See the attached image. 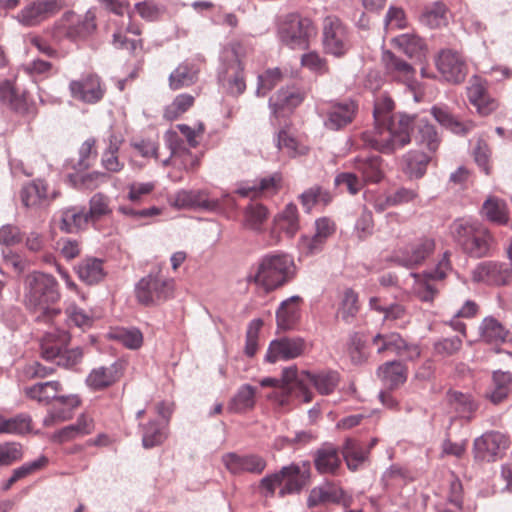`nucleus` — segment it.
<instances>
[{
    "label": "nucleus",
    "mask_w": 512,
    "mask_h": 512,
    "mask_svg": "<svg viewBox=\"0 0 512 512\" xmlns=\"http://www.w3.org/2000/svg\"><path fill=\"white\" fill-rule=\"evenodd\" d=\"M283 80V73L279 68H270L258 75L257 96H265Z\"/></svg>",
    "instance_id": "obj_63"
},
{
    "label": "nucleus",
    "mask_w": 512,
    "mask_h": 512,
    "mask_svg": "<svg viewBox=\"0 0 512 512\" xmlns=\"http://www.w3.org/2000/svg\"><path fill=\"white\" fill-rule=\"evenodd\" d=\"M316 35L313 21L298 13L288 14L279 29L281 41L291 49H306L310 39Z\"/></svg>",
    "instance_id": "obj_7"
},
{
    "label": "nucleus",
    "mask_w": 512,
    "mask_h": 512,
    "mask_svg": "<svg viewBox=\"0 0 512 512\" xmlns=\"http://www.w3.org/2000/svg\"><path fill=\"white\" fill-rule=\"evenodd\" d=\"M198 69L189 62H183L169 76V87L179 90L193 85L197 81Z\"/></svg>",
    "instance_id": "obj_45"
},
{
    "label": "nucleus",
    "mask_w": 512,
    "mask_h": 512,
    "mask_svg": "<svg viewBox=\"0 0 512 512\" xmlns=\"http://www.w3.org/2000/svg\"><path fill=\"white\" fill-rule=\"evenodd\" d=\"M89 220L84 209L70 207L61 212L59 228L66 233L77 232L87 226Z\"/></svg>",
    "instance_id": "obj_46"
},
{
    "label": "nucleus",
    "mask_w": 512,
    "mask_h": 512,
    "mask_svg": "<svg viewBox=\"0 0 512 512\" xmlns=\"http://www.w3.org/2000/svg\"><path fill=\"white\" fill-rule=\"evenodd\" d=\"M512 375L509 372L496 371L493 374V389L489 395L494 404L502 402L508 395Z\"/></svg>",
    "instance_id": "obj_62"
},
{
    "label": "nucleus",
    "mask_w": 512,
    "mask_h": 512,
    "mask_svg": "<svg viewBox=\"0 0 512 512\" xmlns=\"http://www.w3.org/2000/svg\"><path fill=\"white\" fill-rule=\"evenodd\" d=\"M467 97L481 116L490 115L499 106L497 99L488 93L486 82L478 77H473L470 81V85L467 87Z\"/></svg>",
    "instance_id": "obj_26"
},
{
    "label": "nucleus",
    "mask_w": 512,
    "mask_h": 512,
    "mask_svg": "<svg viewBox=\"0 0 512 512\" xmlns=\"http://www.w3.org/2000/svg\"><path fill=\"white\" fill-rule=\"evenodd\" d=\"M23 457L22 446L16 442L0 443V467L9 466Z\"/></svg>",
    "instance_id": "obj_64"
},
{
    "label": "nucleus",
    "mask_w": 512,
    "mask_h": 512,
    "mask_svg": "<svg viewBox=\"0 0 512 512\" xmlns=\"http://www.w3.org/2000/svg\"><path fill=\"white\" fill-rule=\"evenodd\" d=\"M60 195L56 189H51L42 179H37L25 185L21 190V200L26 207L40 208L48 206Z\"/></svg>",
    "instance_id": "obj_24"
},
{
    "label": "nucleus",
    "mask_w": 512,
    "mask_h": 512,
    "mask_svg": "<svg viewBox=\"0 0 512 512\" xmlns=\"http://www.w3.org/2000/svg\"><path fill=\"white\" fill-rule=\"evenodd\" d=\"M479 329L481 338L487 343H502L508 336L506 328L492 317L485 318Z\"/></svg>",
    "instance_id": "obj_54"
},
{
    "label": "nucleus",
    "mask_w": 512,
    "mask_h": 512,
    "mask_svg": "<svg viewBox=\"0 0 512 512\" xmlns=\"http://www.w3.org/2000/svg\"><path fill=\"white\" fill-rule=\"evenodd\" d=\"M435 250V241L429 237H422L400 249L396 258L402 265L413 267L422 264Z\"/></svg>",
    "instance_id": "obj_27"
},
{
    "label": "nucleus",
    "mask_w": 512,
    "mask_h": 512,
    "mask_svg": "<svg viewBox=\"0 0 512 512\" xmlns=\"http://www.w3.org/2000/svg\"><path fill=\"white\" fill-rule=\"evenodd\" d=\"M95 429L93 419L88 415L78 417L76 423L63 427L52 435V440L65 443L91 434Z\"/></svg>",
    "instance_id": "obj_34"
},
{
    "label": "nucleus",
    "mask_w": 512,
    "mask_h": 512,
    "mask_svg": "<svg viewBox=\"0 0 512 512\" xmlns=\"http://www.w3.org/2000/svg\"><path fill=\"white\" fill-rule=\"evenodd\" d=\"M194 102V96L187 93L179 94L165 107L163 116L169 121L176 120L187 112L194 105Z\"/></svg>",
    "instance_id": "obj_60"
},
{
    "label": "nucleus",
    "mask_w": 512,
    "mask_h": 512,
    "mask_svg": "<svg viewBox=\"0 0 512 512\" xmlns=\"http://www.w3.org/2000/svg\"><path fill=\"white\" fill-rule=\"evenodd\" d=\"M171 206L183 208H202L208 211H218L222 208L221 201L211 199L205 190H179L169 198Z\"/></svg>",
    "instance_id": "obj_22"
},
{
    "label": "nucleus",
    "mask_w": 512,
    "mask_h": 512,
    "mask_svg": "<svg viewBox=\"0 0 512 512\" xmlns=\"http://www.w3.org/2000/svg\"><path fill=\"white\" fill-rule=\"evenodd\" d=\"M295 269L294 260L288 254L269 253L250 269L246 280L267 294L290 282Z\"/></svg>",
    "instance_id": "obj_4"
},
{
    "label": "nucleus",
    "mask_w": 512,
    "mask_h": 512,
    "mask_svg": "<svg viewBox=\"0 0 512 512\" xmlns=\"http://www.w3.org/2000/svg\"><path fill=\"white\" fill-rule=\"evenodd\" d=\"M226 469L234 475L244 473L261 474L266 468V460L257 454L226 453L222 456Z\"/></svg>",
    "instance_id": "obj_23"
},
{
    "label": "nucleus",
    "mask_w": 512,
    "mask_h": 512,
    "mask_svg": "<svg viewBox=\"0 0 512 512\" xmlns=\"http://www.w3.org/2000/svg\"><path fill=\"white\" fill-rule=\"evenodd\" d=\"M358 294L352 289H346L343 292L337 315L345 322H351L359 311Z\"/></svg>",
    "instance_id": "obj_57"
},
{
    "label": "nucleus",
    "mask_w": 512,
    "mask_h": 512,
    "mask_svg": "<svg viewBox=\"0 0 512 512\" xmlns=\"http://www.w3.org/2000/svg\"><path fill=\"white\" fill-rule=\"evenodd\" d=\"M77 274L86 284H97L105 277L103 261L97 258H85L78 264Z\"/></svg>",
    "instance_id": "obj_44"
},
{
    "label": "nucleus",
    "mask_w": 512,
    "mask_h": 512,
    "mask_svg": "<svg viewBox=\"0 0 512 512\" xmlns=\"http://www.w3.org/2000/svg\"><path fill=\"white\" fill-rule=\"evenodd\" d=\"M71 96L79 101L94 104L100 101L105 93L100 78L94 73H87L80 79L69 83Z\"/></svg>",
    "instance_id": "obj_20"
},
{
    "label": "nucleus",
    "mask_w": 512,
    "mask_h": 512,
    "mask_svg": "<svg viewBox=\"0 0 512 512\" xmlns=\"http://www.w3.org/2000/svg\"><path fill=\"white\" fill-rule=\"evenodd\" d=\"M415 284L413 287L414 293L422 301H432L437 294L435 279L432 274H413Z\"/></svg>",
    "instance_id": "obj_58"
},
{
    "label": "nucleus",
    "mask_w": 512,
    "mask_h": 512,
    "mask_svg": "<svg viewBox=\"0 0 512 512\" xmlns=\"http://www.w3.org/2000/svg\"><path fill=\"white\" fill-rule=\"evenodd\" d=\"M63 7V0H34L21 9L17 20L24 26H36L57 14Z\"/></svg>",
    "instance_id": "obj_15"
},
{
    "label": "nucleus",
    "mask_w": 512,
    "mask_h": 512,
    "mask_svg": "<svg viewBox=\"0 0 512 512\" xmlns=\"http://www.w3.org/2000/svg\"><path fill=\"white\" fill-rule=\"evenodd\" d=\"M63 392L60 381L38 382L23 389L26 398L44 406H50Z\"/></svg>",
    "instance_id": "obj_30"
},
{
    "label": "nucleus",
    "mask_w": 512,
    "mask_h": 512,
    "mask_svg": "<svg viewBox=\"0 0 512 512\" xmlns=\"http://www.w3.org/2000/svg\"><path fill=\"white\" fill-rule=\"evenodd\" d=\"M123 370V364L118 361L109 366L94 368L87 376L86 383L93 390L106 389L119 381Z\"/></svg>",
    "instance_id": "obj_31"
},
{
    "label": "nucleus",
    "mask_w": 512,
    "mask_h": 512,
    "mask_svg": "<svg viewBox=\"0 0 512 512\" xmlns=\"http://www.w3.org/2000/svg\"><path fill=\"white\" fill-rule=\"evenodd\" d=\"M307 473L296 464L284 466L279 472L269 474L261 479L259 489L266 497H272L277 487L280 496L299 492L306 484Z\"/></svg>",
    "instance_id": "obj_6"
},
{
    "label": "nucleus",
    "mask_w": 512,
    "mask_h": 512,
    "mask_svg": "<svg viewBox=\"0 0 512 512\" xmlns=\"http://www.w3.org/2000/svg\"><path fill=\"white\" fill-rule=\"evenodd\" d=\"M415 140L419 146L426 147L430 153L437 151L441 138L434 125L424 120H419L416 126Z\"/></svg>",
    "instance_id": "obj_51"
},
{
    "label": "nucleus",
    "mask_w": 512,
    "mask_h": 512,
    "mask_svg": "<svg viewBox=\"0 0 512 512\" xmlns=\"http://www.w3.org/2000/svg\"><path fill=\"white\" fill-rule=\"evenodd\" d=\"M142 444L146 449L161 445L167 438L166 425L149 421L141 426Z\"/></svg>",
    "instance_id": "obj_53"
},
{
    "label": "nucleus",
    "mask_w": 512,
    "mask_h": 512,
    "mask_svg": "<svg viewBox=\"0 0 512 512\" xmlns=\"http://www.w3.org/2000/svg\"><path fill=\"white\" fill-rule=\"evenodd\" d=\"M431 114L440 125L455 134H467L475 127L473 121H459L446 106H433L431 108Z\"/></svg>",
    "instance_id": "obj_38"
},
{
    "label": "nucleus",
    "mask_w": 512,
    "mask_h": 512,
    "mask_svg": "<svg viewBox=\"0 0 512 512\" xmlns=\"http://www.w3.org/2000/svg\"><path fill=\"white\" fill-rule=\"evenodd\" d=\"M421 22L430 28H440L447 25V8L442 2H435L427 6L422 15Z\"/></svg>",
    "instance_id": "obj_55"
},
{
    "label": "nucleus",
    "mask_w": 512,
    "mask_h": 512,
    "mask_svg": "<svg viewBox=\"0 0 512 512\" xmlns=\"http://www.w3.org/2000/svg\"><path fill=\"white\" fill-rule=\"evenodd\" d=\"M299 200L303 208L309 212L317 204L327 205L331 202V194L321 186H313L305 190Z\"/></svg>",
    "instance_id": "obj_59"
},
{
    "label": "nucleus",
    "mask_w": 512,
    "mask_h": 512,
    "mask_svg": "<svg viewBox=\"0 0 512 512\" xmlns=\"http://www.w3.org/2000/svg\"><path fill=\"white\" fill-rule=\"evenodd\" d=\"M377 375L385 385L395 388L407 380V368L399 361L386 362L378 368Z\"/></svg>",
    "instance_id": "obj_42"
},
{
    "label": "nucleus",
    "mask_w": 512,
    "mask_h": 512,
    "mask_svg": "<svg viewBox=\"0 0 512 512\" xmlns=\"http://www.w3.org/2000/svg\"><path fill=\"white\" fill-rule=\"evenodd\" d=\"M69 341L70 335L64 330L46 333L40 341L41 357L46 361L55 362Z\"/></svg>",
    "instance_id": "obj_32"
},
{
    "label": "nucleus",
    "mask_w": 512,
    "mask_h": 512,
    "mask_svg": "<svg viewBox=\"0 0 512 512\" xmlns=\"http://www.w3.org/2000/svg\"><path fill=\"white\" fill-rule=\"evenodd\" d=\"M167 136L170 141L173 166H178L186 172L195 171L200 165L199 158L186 148L179 145L177 143V139L173 141V138H177L176 132H168Z\"/></svg>",
    "instance_id": "obj_37"
},
{
    "label": "nucleus",
    "mask_w": 512,
    "mask_h": 512,
    "mask_svg": "<svg viewBox=\"0 0 512 512\" xmlns=\"http://www.w3.org/2000/svg\"><path fill=\"white\" fill-rule=\"evenodd\" d=\"M432 161V156L421 151H409L403 156L402 170L409 179L422 178L427 170L428 164Z\"/></svg>",
    "instance_id": "obj_36"
},
{
    "label": "nucleus",
    "mask_w": 512,
    "mask_h": 512,
    "mask_svg": "<svg viewBox=\"0 0 512 512\" xmlns=\"http://www.w3.org/2000/svg\"><path fill=\"white\" fill-rule=\"evenodd\" d=\"M510 446L508 436L497 431L484 433L473 443V454L476 461L495 462L503 457Z\"/></svg>",
    "instance_id": "obj_11"
},
{
    "label": "nucleus",
    "mask_w": 512,
    "mask_h": 512,
    "mask_svg": "<svg viewBox=\"0 0 512 512\" xmlns=\"http://www.w3.org/2000/svg\"><path fill=\"white\" fill-rule=\"evenodd\" d=\"M89 211L86 212L89 222L95 223L101 218L111 214L110 199L102 193H96L89 202Z\"/></svg>",
    "instance_id": "obj_61"
},
{
    "label": "nucleus",
    "mask_w": 512,
    "mask_h": 512,
    "mask_svg": "<svg viewBox=\"0 0 512 512\" xmlns=\"http://www.w3.org/2000/svg\"><path fill=\"white\" fill-rule=\"evenodd\" d=\"M81 404L78 395L63 393L52 402L47 410V414L43 419L45 427H52L64 421L70 420L76 408Z\"/></svg>",
    "instance_id": "obj_25"
},
{
    "label": "nucleus",
    "mask_w": 512,
    "mask_h": 512,
    "mask_svg": "<svg viewBox=\"0 0 512 512\" xmlns=\"http://www.w3.org/2000/svg\"><path fill=\"white\" fill-rule=\"evenodd\" d=\"M256 389L251 385H242L229 401L227 410L231 413H245L255 406Z\"/></svg>",
    "instance_id": "obj_47"
},
{
    "label": "nucleus",
    "mask_w": 512,
    "mask_h": 512,
    "mask_svg": "<svg viewBox=\"0 0 512 512\" xmlns=\"http://www.w3.org/2000/svg\"><path fill=\"white\" fill-rule=\"evenodd\" d=\"M394 102L388 96H380L374 105V129L362 133L365 144L382 153H392L410 142L413 119L406 115H391Z\"/></svg>",
    "instance_id": "obj_2"
},
{
    "label": "nucleus",
    "mask_w": 512,
    "mask_h": 512,
    "mask_svg": "<svg viewBox=\"0 0 512 512\" xmlns=\"http://www.w3.org/2000/svg\"><path fill=\"white\" fill-rule=\"evenodd\" d=\"M122 144V139L114 133L108 137L107 148L101 155V166L110 173H119L123 170L125 164L119 160L118 152Z\"/></svg>",
    "instance_id": "obj_41"
},
{
    "label": "nucleus",
    "mask_w": 512,
    "mask_h": 512,
    "mask_svg": "<svg viewBox=\"0 0 512 512\" xmlns=\"http://www.w3.org/2000/svg\"><path fill=\"white\" fill-rule=\"evenodd\" d=\"M342 455L348 468L355 471L366 461L368 451L358 440L348 438L343 444Z\"/></svg>",
    "instance_id": "obj_48"
},
{
    "label": "nucleus",
    "mask_w": 512,
    "mask_h": 512,
    "mask_svg": "<svg viewBox=\"0 0 512 512\" xmlns=\"http://www.w3.org/2000/svg\"><path fill=\"white\" fill-rule=\"evenodd\" d=\"M277 134V146L281 150H286V153L290 156H296L298 154L305 153V147L300 146L297 138L291 128L290 123L287 120L283 121Z\"/></svg>",
    "instance_id": "obj_49"
},
{
    "label": "nucleus",
    "mask_w": 512,
    "mask_h": 512,
    "mask_svg": "<svg viewBox=\"0 0 512 512\" xmlns=\"http://www.w3.org/2000/svg\"><path fill=\"white\" fill-rule=\"evenodd\" d=\"M352 167L360 175L363 184H377L384 178L382 158L377 155H359L352 161Z\"/></svg>",
    "instance_id": "obj_28"
},
{
    "label": "nucleus",
    "mask_w": 512,
    "mask_h": 512,
    "mask_svg": "<svg viewBox=\"0 0 512 512\" xmlns=\"http://www.w3.org/2000/svg\"><path fill=\"white\" fill-rule=\"evenodd\" d=\"M472 280L491 286L508 285L512 280V268L503 262L483 261L472 271Z\"/></svg>",
    "instance_id": "obj_16"
},
{
    "label": "nucleus",
    "mask_w": 512,
    "mask_h": 512,
    "mask_svg": "<svg viewBox=\"0 0 512 512\" xmlns=\"http://www.w3.org/2000/svg\"><path fill=\"white\" fill-rule=\"evenodd\" d=\"M173 291L172 279L148 275L137 283L135 295L140 304L150 306L169 299Z\"/></svg>",
    "instance_id": "obj_10"
},
{
    "label": "nucleus",
    "mask_w": 512,
    "mask_h": 512,
    "mask_svg": "<svg viewBox=\"0 0 512 512\" xmlns=\"http://www.w3.org/2000/svg\"><path fill=\"white\" fill-rule=\"evenodd\" d=\"M358 112V104L351 99L333 101L323 108L324 124L328 129L339 130L351 124Z\"/></svg>",
    "instance_id": "obj_17"
},
{
    "label": "nucleus",
    "mask_w": 512,
    "mask_h": 512,
    "mask_svg": "<svg viewBox=\"0 0 512 512\" xmlns=\"http://www.w3.org/2000/svg\"><path fill=\"white\" fill-rule=\"evenodd\" d=\"M323 49L335 57L344 56L350 48L348 32L336 16H327L323 21Z\"/></svg>",
    "instance_id": "obj_12"
},
{
    "label": "nucleus",
    "mask_w": 512,
    "mask_h": 512,
    "mask_svg": "<svg viewBox=\"0 0 512 512\" xmlns=\"http://www.w3.org/2000/svg\"><path fill=\"white\" fill-rule=\"evenodd\" d=\"M482 215L490 222L504 225L509 220L506 203L496 197H489L482 206Z\"/></svg>",
    "instance_id": "obj_52"
},
{
    "label": "nucleus",
    "mask_w": 512,
    "mask_h": 512,
    "mask_svg": "<svg viewBox=\"0 0 512 512\" xmlns=\"http://www.w3.org/2000/svg\"><path fill=\"white\" fill-rule=\"evenodd\" d=\"M306 349V342L301 337H282L270 342L266 360L269 363L288 361L301 356Z\"/></svg>",
    "instance_id": "obj_21"
},
{
    "label": "nucleus",
    "mask_w": 512,
    "mask_h": 512,
    "mask_svg": "<svg viewBox=\"0 0 512 512\" xmlns=\"http://www.w3.org/2000/svg\"><path fill=\"white\" fill-rule=\"evenodd\" d=\"M435 65L444 80L449 83H462L468 73V66L463 55L453 49H442L435 57Z\"/></svg>",
    "instance_id": "obj_14"
},
{
    "label": "nucleus",
    "mask_w": 512,
    "mask_h": 512,
    "mask_svg": "<svg viewBox=\"0 0 512 512\" xmlns=\"http://www.w3.org/2000/svg\"><path fill=\"white\" fill-rule=\"evenodd\" d=\"M448 404L454 411L463 418L471 419L478 405L469 394L458 391H449L446 396Z\"/></svg>",
    "instance_id": "obj_50"
},
{
    "label": "nucleus",
    "mask_w": 512,
    "mask_h": 512,
    "mask_svg": "<svg viewBox=\"0 0 512 512\" xmlns=\"http://www.w3.org/2000/svg\"><path fill=\"white\" fill-rule=\"evenodd\" d=\"M32 419L27 414H19L11 418L0 415V434H24L31 430Z\"/></svg>",
    "instance_id": "obj_56"
},
{
    "label": "nucleus",
    "mask_w": 512,
    "mask_h": 512,
    "mask_svg": "<svg viewBox=\"0 0 512 512\" xmlns=\"http://www.w3.org/2000/svg\"><path fill=\"white\" fill-rule=\"evenodd\" d=\"M96 29V16L88 11L83 16L74 12L65 13L55 26L57 37L77 39L90 35Z\"/></svg>",
    "instance_id": "obj_13"
},
{
    "label": "nucleus",
    "mask_w": 512,
    "mask_h": 512,
    "mask_svg": "<svg viewBox=\"0 0 512 512\" xmlns=\"http://www.w3.org/2000/svg\"><path fill=\"white\" fill-rule=\"evenodd\" d=\"M305 98L306 91L300 86L291 85L279 89L269 99V107L273 116L272 124L280 126L282 119L287 120Z\"/></svg>",
    "instance_id": "obj_9"
},
{
    "label": "nucleus",
    "mask_w": 512,
    "mask_h": 512,
    "mask_svg": "<svg viewBox=\"0 0 512 512\" xmlns=\"http://www.w3.org/2000/svg\"><path fill=\"white\" fill-rule=\"evenodd\" d=\"M392 44L410 58L421 59L427 52L425 41L414 33L401 34L392 39Z\"/></svg>",
    "instance_id": "obj_39"
},
{
    "label": "nucleus",
    "mask_w": 512,
    "mask_h": 512,
    "mask_svg": "<svg viewBox=\"0 0 512 512\" xmlns=\"http://www.w3.org/2000/svg\"><path fill=\"white\" fill-rule=\"evenodd\" d=\"M339 374L334 371L320 372L311 374L309 372L297 371L296 367H289L283 370L282 378H264L260 381L262 387H273V394L269 397L279 405L289 404L291 398H296L301 402L309 403L312 401V392L309 385L322 395L331 394L339 384Z\"/></svg>",
    "instance_id": "obj_1"
},
{
    "label": "nucleus",
    "mask_w": 512,
    "mask_h": 512,
    "mask_svg": "<svg viewBox=\"0 0 512 512\" xmlns=\"http://www.w3.org/2000/svg\"><path fill=\"white\" fill-rule=\"evenodd\" d=\"M301 303V297L292 296L280 304L276 311V322L278 329L288 331L296 327L300 320Z\"/></svg>",
    "instance_id": "obj_33"
},
{
    "label": "nucleus",
    "mask_w": 512,
    "mask_h": 512,
    "mask_svg": "<svg viewBox=\"0 0 512 512\" xmlns=\"http://www.w3.org/2000/svg\"><path fill=\"white\" fill-rule=\"evenodd\" d=\"M25 305L36 315V320L53 321L60 310L54 307L60 299L57 280L49 274L33 272L25 280Z\"/></svg>",
    "instance_id": "obj_3"
},
{
    "label": "nucleus",
    "mask_w": 512,
    "mask_h": 512,
    "mask_svg": "<svg viewBox=\"0 0 512 512\" xmlns=\"http://www.w3.org/2000/svg\"><path fill=\"white\" fill-rule=\"evenodd\" d=\"M372 344L376 347L378 354L392 352L409 360L417 359L421 354L418 345L408 343L398 333L377 334Z\"/></svg>",
    "instance_id": "obj_19"
},
{
    "label": "nucleus",
    "mask_w": 512,
    "mask_h": 512,
    "mask_svg": "<svg viewBox=\"0 0 512 512\" xmlns=\"http://www.w3.org/2000/svg\"><path fill=\"white\" fill-rule=\"evenodd\" d=\"M314 462L320 473H334L341 464L338 449L332 444H324L317 450Z\"/></svg>",
    "instance_id": "obj_43"
},
{
    "label": "nucleus",
    "mask_w": 512,
    "mask_h": 512,
    "mask_svg": "<svg viewBox=\"0 0 512 512\" xmlns=\"http://www.w3.org/2000/svg\"><path fill=\"white\" fill-rule=\"evenodd\" d=\"M226 53L230 63L221 78L222 85L229 94L239 96L246 90L243 60L247 55V48L236 42L230 45Z\"/></svg>",
    "instance_id": "obj_8"
},
{
    "label": "nucleus",
    "mask_w": 512,
    "mask_h": 512,
    "mask_svg": "<svg viewBox=\"0 0 512 512\" xmlns=\"http://www.w3.org/2000/svg\"><path fill=\"white\" fill-rule=\"evenodd\" d=\"M454 240L472 258L491 256L496 241L488 228L477 221L457 219L451 225Z\"/></svg>",
    "instance_id": "obj_5"
},
{
    "label": "nucleus",
    "mask_w": 512,
    "mask_h": 512,
    "mask_svg": "<svg viewBox=\"0 0 512 512\" xmlns=\"http://www.w3.org/2000/svg\"><path fill=\"white\" fill-rule=\"evenodd\" d=\"M385 73L394 81L409 85L415 77V69L411 64L386 50L382 54Z\"/></svg>",
    "instance_id": "obj_29"
},
{
    "label": "nucleus",
    "mask_w": 512,
    "mask_h": 512,
    "mask_svg": "<svg viewBox=\"0 0 512 512\" xmlns=\"http://www.w3.org/2000/svg\"><path fill=\"white\" fill-rule=\"evenodd\" d=\"M299 214L297 206L289 203L278 213L269 232V244L276 245L281 241V235L293 238L299 230Z\"/></svg>",
    "instance_id": "obj_18"
},
{
    "label": "nucleus",
    "mask_w": 512,
    "mask_h": 512,
    "mask_svg": "<svg viewBox=\"0 0 512 512\" xmlns=\"http://www.w3.org/2000/svg\"><path fill=\"white\" fill-rule=\"evenodd\" d=\"M281 186L282 175L280 173H274L261 178L258 184L240 186L236 190V193L242 197L268 196L276 194L281 189Z\"/></svg>",
    "instance_id": "obj_35"
},
{
    "label": "nucleus",
    "mask_w": 512,
    "mask_h": 512,
    "mask_svg": "<svg viewBox=\"0 0 512 512\" xmlns=\"http://www.w3.org/2000/svg\"><path fill=\"white\" fill-rule=\"evenodd\" d=\"M269 218V211L261 203H250L243 211L242 225L245 229L260 233Z\"/></svg>",
    "instance_id": "obj_40"
}]
</instances>
